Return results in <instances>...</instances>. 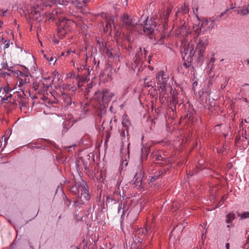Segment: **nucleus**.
I'll return each mask as SVG.
<instances>
[{
	"instance_id": "a18cd8bd",
	"label": "nucleus",
	"mask_w": 249,
	"mask_h": 249,
	"mask_svg": "<svg viewBox=\"0 0 249 249\" xmlns=\"http://www.w3.org/2000/svg\"><path fill=\"white\" fill-rule=\"evenodd\" d=\"M50 5L49 4H47V3L44 4V6H45L46 7H47L48 6H49Z\"/></svg>"
},
{
	"instance_id": "09e8293b",
	"label": "nucleus",
	"mask_w": 249,
	"mask_h": 249,
	"mask_svg": "<svg viewBox=\"0 0 249 249\" xmlns=\"http://www.w3.org/2000/svg\"><path fill=\"white\" fill-rule=\"evenodd\" d=\"M225 86H226V85H222L221 86V88H225Z\"/></svg>"
},
{
	"instance_id": "c9c22d12",
	"label": "nucleus",
	"mask_w": 249,
	"mask_h": 249,
	"mask_svg": "<svg viewBox=\"0 0 249 249\" xmlns=\"http://www.w3.org/2000/svg\"><path fill=\"white\" fill-rule=\"evenodd\" d=\"M3 24V22L2 21L0 20V28H2Z\"/></svg>"
},
{
	"instance_id": "473e14b6",
	"label": "nucleus",
	"mask_w": 249,
	"mask_h": 249,
	"mask_svg": "<svg viewBox=\"0 0 249 249\" xmlns=\"http://www.w3.org/2000/svg\"><path fill=\"white\" fill-rule=\"evenodd\" d=\"M183 65L185 66L186 68L189 67L191 66V64H190V62H188V63H186V62H184L183 64Z\"/></svg>"
},
{
	"instance_id": "f257e3e1",
	"label": "nucleus",
	"mask_w": 249,
	"mask_h": 249,
	"mask_svg": "<svg viewBox=\"0 0 249 249\" xmlns=\"http://www.w3.org/2000/svg\"><path fill=\"white\" fill-rule=\"evenodd\" d=\"M207 43V38L205 40L203 38H199L196 44V50L194 51L193 44H188L184 48L185 53L184 57L188 55V57H190V62L196 58L197 59L198 61H200L203 57V54Z\"/></svg>"
},
{
	"instance_id": "13d9d810",
	"label": "nucleus",
	"mask_w": 249,
	"mask_h": 249,
	"mask_svg": "<svg viewBox=\"0 0 249 249\" xmlns=\"http://www.w3.org/2000/svg\"><path fill=\"white\" fill-rule=\"evenodd\" d=\"M243 124V122L242 123V124ZM241 127H243V125H242L241 126H240V128H241Z\"/></svg>"
},
{
	"instance_id": "4be33fe9",
	"label": "nucleus",
	"mask_w": 249,
	"mask_h": 249,
	"mask_svg": "<svg viewBox=\"0 0 249 249\" xmlns=\"http://www.w3.org/2000/svg\"><path fill=\"white\" fill-rule=\"evenodd\" d=\"M44 57L50 63V64H53V65H54L56 60V59L54 60L53 57L51 54H49L48 55H47V54H44Z\"/></svg>"
},
{
	"instance_id": "aec40b11",
	"label": "nucleus",
	"mask_w": 249,
	"mask_h": 249,
	"mask_svg": "<svg viewBox=\"0 0 249 249\" xmlns=\"http://www.w3.org/2000/svg\"><path fill=\"white\" fill-rule=\"evenodd\" d=\"M209 19L204 18L202 20L201 24V27L203 29V31L204 32L206 31V29L207 28V27L209 25Z\"/></svg>"
},
{
	"instance_id": "3c124183",
	"label": "nucleus",
	"mask_w": 249,
	"mask_h": 249,
	"mask_svg": "<svg viewBox=\"0 0 249 249\" xmlns=\"http://www.w3.org/2000/svg\"><path fill=\"white\" fill-rule=\"evenodd\" d=\"M245 123H248L249 122L248 121L247 119H245Z\"/></svg>"
},
{
	"instance_id": "052dcab7",
	"label": "nucleus",
	"mask_w": 249,
	"mask_h": 249,
	"mask_svg": "<svg viewBox=\"0 0 249 249\" xmlns=\"http://www.w3.org/2000/svg\"><path fill=\"white\" fill-rule=\"evenodd\" d=\"M227 227H228V228H229V227H230V225H227Z\"/></svg>"
},
{
	"instance_id": "864d4df0",
	"label": "nucleus",
	"mask_w": 249,
	"mask_h": 249,
	"mask_svg": "<svg viewBox=\"0 0 249 249\" xmlns=\"http://www.w3.org/2000/svg\"><path fill=\"white\" fill-rule=\"evenodd\" d=\"M6 74L8 75H11V73H7L6 72Z\"/></svg>"
},
{
	"instance_id": "cd10ccee",
	"label": "nucleus",
	"mask_w": 249,
	"mask_h": 249,
	"mask_svg": "<svg viewBox=\"0 0 249 249\" xmlns=\"http://www.w3.org/2000/svg\"><path fill=\"white\" fill-rule=\"evenodd\" d=\"M162 174V172L161 171H160L156 172L154 176L156 177V178H158V177L159 176H160V175H161Z\"/></svg>"
},
{
	"instance_id": "20e7f679",
	"label": "nucleus",
	"mask_w": 249,
	"mask_h": 249,
	"mask_svg": "<svg viewBox=\"0 0 249 249\" xmlns=\"http://www.w3.org/2000/svg\"><path fill=\"white\" fill-rule=\"evenodd\" d=\"M156 79L158 86V88L161 90L160 92L164 94L166 92V88H168V75L161 70L157 74Z\"/></svg>"
},
{
	"instance_id": "1a4fd4ad",
	"label": "nucleus",
	"mask_w": 249,
	"mask_h": 249,
	"mask_svg": "<svg viewBox=\"0 0 249 249\" xmlns=\"http://www.w3.org/2000/svg\"><path fill=\"white\" fill-rule=\"evenodd\" d=\"M100 94L101 97L98 98L100 104H101V102L104 104V102L110 101L112 97L114 96V94L112 92H110L107 90L104 91Z\"/></svg>"
},
{
	"instance_id": "37998d69",
	"label": "nucleus",
	"mask_w": 249,
	"mask_h": 249,
	"mask_svg": "<svg viewBox=\"0 0 249 249\" xmlns=\"http://www.w3.org/2000/svg\"><path fill=\"white\" fill-rule=\"evenodd\" d=\"M3 36L0 37V42H1L2 41H3Z\"/></svg>"
},
{
	"instance_id": "dca6fc26",
	"label": "nucleus",
	"mask_w": 249,
	"mask_h": 249,
	"mask_svg": "<svg viewBox=\"0 0 249 249\" xmlns=\"http://www.w3.org/2000/svg\"><path fill=\"white\" fill-rule=\"evenodd\" d=\"M51 2H53L55 4L65 6L70 3V1L69 0H51Z\"/></svg>"
},
{
	"instance_id": "4c0bfd02",
	"label": "nucleus",
	"mask_w": 249,
	"mask_h": 249,
	"mask_svg": "<svg viewBox=\"0 0 249 249\" xmlns=\"http://www.w3.org/2000/svg\"><path fill=\"white\" fill-rule=\"evenodd\" d=\"M144 151L146 152V148H142V152L143 153Z\"/></svg>"
},
{
	"instance_id": "2f4dec72",
	"label": "nucleus",
	"mask_w": 249,
	"mask_h": 249,
	"mask_svg": "<svg viewBox=\"0 0 249 249\" xmlns=\"http://www.w3.org/2000/svg\"><path fill=\"white\" fill-rule=\"evenodd\" d=\"M0 11H2V13H1V16L2 17H4L6 14V13L7 12V10H5L4 11L2 10H0Z\"/></svg>"
},
{
	"instance_id": "a211bd4d",
	"label": "nucleus",
	"mask_w": 249,
	"mask_h": 249,
	"mask_svg": "<svg viewBox=\"0 0 249 249\" xmlns=\"http://www.w3.org/2000/svg\"><path fill=\"white\" fill-rule=\"evenodd\" d=\"M202 28L201 26L199 25H196L193 26V32L196 33V37L200 35Z\"/></svg>"
},
{
	"instance_id": "f8f14e48",
	"label": "nucleus",
	"mask_w": 249,
	"mask_h": 249,
	"mask_svg": "<svg viewBox=\"0 0 249 249\" xmlns=\"http://www.w3.org/2000/svg\"><path fill=\"white\" fill-rule=\"evenodd\" d=\"M140 50V52L137 53L135 55V61L136 62H140L141 60H142V57H145L146 56V51L144 49V54H142V48L141 47L139 49Z\"/></svg>"
},
{
	"instance_id": "4d7b16f0",
	"label": "nucleus",
	"mask_w": 249,
	"mask_h": 249,
	"mask_svg": "<svg viewBox=\"0 0 249 249\" xmlns=\"http://www.w3.org/2000/svg\"><path fill=\"white\" fill-rule=\"evenodd\" d=\"M4 90H5L6 92H8V91H9L8 90H6L5 89H4Z\"/></svg>"
},
{
	"instance_id": "6e6d98bb",
	"label": "nucleus",
	"mask_w": 249,
	"mask_h": 249,
	"mask_svg": "<svg viewBox=\"0 0 249 249\" xmlns=\"http://www.w3.org/2000/svg\"><path fill=\"white\" fill-rule=\"evenodd\" d=\"M246 136H247V134H246V133L245 132V138H246V139H247V137H246Z\"/></svg>"
},
{
	"instance_id": "de8ad7c7",
	"label": "nucleus",
	"mask_w": 249,
	"mask_h": 249,
	"mask_svg": "<svg viewBox=\"0 0 249 249\" xmlns=\"http://www.w3.org/2000/svg\"><path fill=\"white\" fill-rule=\"evenodd\" d=\"M225 86H226V85H222L221 86V88H225Z\"/></svg>"
},
{
	"instance_id": "a19ab883",
	"label": "nucleus",
	"mask_w": 249,
	"mask_h": 249,
	"mask_svg": "<svg viewBox=\"0 0 249 249\" xmlns=\"http://www.w3.org/2000/svg\"><path fill=\"white\" fill-rule=\"evenodd\" d=\"M169 13H167V14H166V17H165V18H166V19H168V17H169Z\"/></svg>"
},
{
	"instance_id": "7c9ffc66",
	"label": "nucleus",
	"mask_w": 249,
	"mask_h": 249,
	"mask_svg": "<svg viewBox=\"0 0 249 249\" xmlns=\"http://www.w3.org/2000/svg\"><path fill=\"white\" fill-rule=\"evenodd\" d=\"M165 38V36H162L160 39L159 40L158 43L159 44H162L163 42V39Z\"/></svg>"
},
{
	"instance_id": "c85d7f7f",
	"label": "nucleus",
	"mask_w": 249,
	"mask_h": 249,
	"mask_svg": "<svg viewBox=\"0 0 249 249\" xmlns=\"http://www.w3.org/2000/svg\"><path fill=\"white\" fill-rule=\"evenodd\" d=\"M9 42L10 41L8 40V41H7L6 40L5 42V48H8L9 47Z\"/></svg>"
},
{
	"instance_id": "79ce46f5",
	"label": "nucleus",
	"mask_w": 249,
	"mask_h": 249,
	"mask_svg": "<svg viewBox=\"0 0 249 249\" xmlns=\"http://www.w3.org/2000/svg\"><path fill=\"white\" fill-rule=\"evenodd\" d=\"M70 53V51H67V52H66V56H68V55H69Z\"/></svg>"
},
{
	"instance_id": "72a5a7b5",
	"label": "nucleus",
	"mask_w": 249,
	"mask_h": 249,
	"mask_svg": "<svg viewBox=\"0 0 249 249\" xmlns=\"http://www.w3.org/2000/svg\"><path fill=\"white\" fill-rule=\"evenodd\" d=\"M226 249H230V244L229 243H227L226 244Z\"/></svg>"
},
{
	"instance_id": "5701e85b",
	"label": "nucleus",
	"mask_w": 249,
	"mask_h": 249,
	"mask_svg": "<svg viewBox=\"0 0 249 249\" xmlns=\"http://www.w3.org/2000/svg\"><path fill=\"white\" fill-rule=\"evenodd\" d=\"M69 1L70 3H71L77 8H81L83 6V3L78 0H69Z\"/></svg>"
},
{
	"instance_id": "ddd939ff",
	"label": "nucleus",
	"mask_w": 249,
	"mask_h": 249,
	"mask_svg": "<svg viewBox=\"0 0 249 249\" xmlns=\"http://www.w3.org/2000/svg\"><path fill=\"white\" fill-rule=\"evenodd\" d=\"M151 232V228L148 226H146L144 229H140L137 231H136V233L138 234H142V235H145L148 234Z\"/></svg>"
},
{
	"instance_id": "680f3d73",
	"label": "nucleus",
	"mask_w": 249,
	"mask_h": 249,
	"mask_svg": "<svg viewBox=\"0 0 249 249\" xmlns=\"http://www.w3.org/2000/svg\"><path fill=\"white\" fill-rule=\"evenodd\" d=\"M2 36H1V33L0 32V37H1Z\"/></svg>"
},
{
	"instance_id": "b1692460",
	"label": "nucleus",
	"mask_w": 249,
	"mask_h": 249,
	"mask_svg": "<svg viewBox=\"0 0 249 249\" xmlns=\"http://www.w3.org/2000/svg\"><path fill=\"white\" fill-rule=\"evenodd\" d=\"M249 7V4H248V7L247 8L243 9L241 10H238L237 11V13L242 15H246L249 13V10H248V8Z\"/></svg>"
},
{
	"instance_id": "c756f323",
	"label": "nucleus",
	"mask_w": 249,
	"mask_h": 249,
	"mask_svg": "<svg viewBox=\"0 0 249 249\" xmlns=\"http://www.w3.org/2000/svg\"><path fill=\"white\" fill-rule=\"evenodd\" d=\"M157 179V178L154 175L153 176H151V178L150 179V182H152V181H154L155 179Z\"/></svg>"
},
{
	"instance_id": "6e6552de",
	"label": "nucleus",
	"mask_w": 249,
	"mask_h": 249,
	"mask_svg": "<svg viewBox=\"0 0 249 249\" xmlns=\"http://www.w3.org/2000/svg\"><path fill=\"white\" fill-rule=\"evenodd\" d=\"M42 10V8L38 5L31 7L30 17L36 20H39Z\"/></svg>"
},
{
	"instance_id": "49530a36",
	"label": "nucleus",
	"mask_w": 249,
	"mask_h": 249,
	"mask_svg": "<svg viewBox=\"0 0 249 249\" xmlns=\"http://www.w3.org/2000/svg\"><path fill=\"white\" fill-rule=\"evenodd\" d=\"M124 135V130H123V132L121 133V135Z\"/></svg>"
},
{
	"instance_id": "c03bdc74",
	"label": "nucleus",
	"mask_w": 249,
	"mask_h": 249,
	"mask_svg": "<svg viewBox=\"0 0 249 249\" xmlns=\"http://www.w3.org/2000/svg\"><path fill=\"white\" fill-rule=\"evenodd\" d=\"M125 123V122H124V121H123V122H122V124H123V125L124 126Z\"/></svg>"
},
{
	"instance_id": "423d86ee",
	"label": "nucleus",
	"mask_w": 249,
	"mask_h": 249,
	"mask_svg": "<svg viewBox=\"0 0 249 249\" xmlns=\"http://www.w3.org/2000/svg\"><path fill=\"white\" fill-rule=\"evenodd\" d=\"M145 180L144 173L142 168V165H139L138 167V171L135 173L133 178V183L136 186L142 187V184Z\"/></svg>"
},
{
	"instance_id": "7ed1b4c3",
	"label": "nucleus",
	"mask_w": 249,
	"mask_h": 249,
	"mask_svg": "<svg viewBox=\"0 0 249 249\" xmlns=\"http://www.w3.org/2000/svg\"><path fill=\"white\" fill-rule=\"evenodd\" d=\"M143 22V25H142L143 32L146 35H151L159 24V20L158 18H149L147 17Z\"/></svg>"
},
{
	"instance_id": "2eb2a0df",
	"label": "nucleus",
	"mask_w": 249,
	"mask_h": 249,
	"mask_svg": "<svg viewBox=\"0 0 249 249\" xmlns=\"http://www.w3.org/2000/svg\"><path fill=\"white\" fill-rule=\"evenodd\" d=\"M178 96L174 94H173L170 101V105L174 107V109L175 110L176 109V105L178 104Z\"/></svg>"
},
{
	"instance_id": "393cba45",
	"label": "nucleus",
	"mask_w": 249,
	"mask_h": 249,
	"mask_svg": "<svg viewBox=\"0 0 249 249\" xmlns=\"http://www.w3.org/2000/svg\"><path fill=\"white\" fill-rule=\"evenodd\" d=\"M121 196H122L121 195L120 186H118L117 189L116 190V191H115V192L114 193L113 197H114V199H119V198L120 197H121Z\"/></svg>"
},
{
	"instance_id": "603ef678",
	"label": "nucleus",
	"mask_w": 249,
	"mask_h": 249,
	"mask_svg": "<svg viewBox=\"0 0 249 249\" xmlns=\"http://www.w3.org/2000/svg\"><path fill=\"white\" fill-rule=\"evenodd\" d=\"M13 246V245H11L10 246V249H12V246Z\"/></svg>"
},
{
	"instance_id": "9d476101",
	"label": "nucleus",
	"mask_w": 249,
	"mask_h": 249,
	"mask_svg": "<svg viewBox=\"0 0 249 249\" xmlns=\"http://www.w3.org/2000/svg\"><path fill=\"white\" fill-rule=\"evenodd\" d=\"M48 20H54L55 19H58V21L63 18L62 16L63 13L61 12L60 9H56L53 11L51 13H48Z\"/></svg>"
},
{
	"instance_id": "bf43d9fd",
	"label": "nucleus",
	"mask_w": 249,
	"mask_h": 249,
	"mask_svg": "<svg viewBox=\"0 0 249 249\" xmlns=\"http://www.w3.org/2000/svg\"><path fill=\"white\" fill-rule=\"evenodd\" d=\"M243 124V122L242 123V124ZM241 127H243V125H242L241 126H240V128H241Z\"/></svg>"
},
{
	"instance_id": "9b49d317",
	"label": "nucleus",
	"mask_w": 249,
	"mask_h": 249,
	"mask_svg": "<svg viewBox=\"0 0 249 249\" xmlns=\"http://www.w3.org/2000/svg\"><path fill=\"white\" fill-rule=\"evenodd\" d=\"M112 24H113V27L116 29V26L114 24V17L112 16H107L106 25L104 29L105 32H107L109 29L111 30Z\"/></svg>"
},
{
	"instance_id": "f3484780",
	"label": "nucleus",
	"mask_w": 249,
	"mask_h": 249,
	"mask_svg": "<svg viewBox=\"0 0 249 249\" xmlns=\"http://www.w3.org/2000/svg\"><path fill=\"white\" fill-rule=\"evenodd\" d=\"M30 82V78L28 75H24L22 76V78H20V81H19L18 86L19 87H21V85L22 83L28 84Z\"/></svg>"
},
{
	"instance_id": "5fc2aeb1",
	"label": "nucleus",
	"mask_w": 249,
	"mask_h": 249,
	"mask_svg": "<svg viewBox=\"0 0 249 249\" xmlns=\"http://www.w3.org/2000/svg\"><path fill=\"white\" fill-rule=\"evenodd\" d=\"M189 34H190V32H187V33H186V36H187V35H189Z\"/></svg>"
},
{
	"instance_id": "f704fd0d",
	"label": "nucleus",
	"mask_w": 249,
	"mask_h": 249,
	"mask_svg": "<svg viewBox=\"0 0 249 249\" xmlns=\"http://www.w3.org/2000/svg\"><path fill=\"white\" fill-rule=\"evenodd\" d=\"M22 105L23 107H25L26 106V103L25 101H23L22 103Z\"/></svg>"
},
{
	"instance_id": "8fccbe9b",
	"label": "nucleus",
	"mask_w": 249,
	"mask_h": 249,
	"mask_svg": "<svg viewBox=\"0 0 249 249\" xmlns=\"http://www.w3.org/2000/svg\"><path fill=\"white\" fill-rule=\"evenodd\" d=\"M246 61H247V62L248 64H249V59H247V60H246Z\"/></svg>"
},
{
	"instance_id": "6ab92c4d",
	"label": "nucleus",
	"mask_w": 249,
	"mask_h": 249,
	"mask_svg": "<svg viewBox=\"0 0 249 249\" xmlns=\"http://www.w3.org/2000/svg\"><path fill=\"white\" fill-rule=\"evenodd\" d=\"M235 214L232 213H230L227 214L226 215V222L228 223H230L233 220L235 219Z\"/></svg>"
},
{
	"instance_id": "e2e57ef3",
	"label": "nucleus",
	"mask_w": 249,
	"mask_h": 249,
	"mask_svg": "<svg viewBox=\"0 0 249 249\" xmlns=\"http://www.w3.org/2000/svg\"><path fill=\"white\" fill-rule=\"evenodd\" d=\"M6 142H7V141H5V144H6Z\"/></svg>"
},
{
	"instance_id": "e433bc0d",
	"label": "nucleus",
	"mask_w": 249,
	"mask_h": 249,
	"mask_svg": "<svg viewBox=\"0 0 249 249\" xmlns=\"http://www.w3.org/2000/svg\"><path fill=\"white\" fill-rule=\"evenodd\" d=\"M11 95H10L8 97H6V98L4 99V100H5V101H8V98H11Z\"/></svg>"
},
{
	"instance_id": "4468645a",
	"label": "nucleus",
	"mask_w": 249,
	"mask_h": 249,
	"mask_svg": "<svg viewBox=\"0 0 249 249\" xmlns=\"http://www.w3.org/2000/svg\"><path fill=\"white\" fill-rule=\"evenodd\" d=\"M62 98L64 100V101L65 102L67 106L71 105V99L69 95L65 93H63L62 94Z\"/></svg>"
},
{
	"instance_id": "a878e982",
	"label": "nucleus",
	"mask_w": 249,
	"mask_h": 249,
	"mask_svg": "<svg viewBox=\"0 0 249 249\" xmlns=\"http://www.w3.org/2000/svg\"><path fill=\"white\" fill-rule=\"evenodd\" d=\"M238 215L240 216L242 219L249 218V212H246L242 213V214L239 213Z\"/></svg>"
},
{
	"instance_id": "0eeeda50",
	"label": "nucleus",
	"mask_w": 249,
	"mask_h": 249,
	"mask_svg": "<svg viewBox=\"0 0 249 249\" xmlns=\"http://www.w3.org/2000/svg\"><path fill=\"white\" fill-rule=\"evenodd\" d=\"M122 26L128 30H132L135 28L137 24L135 25L134 20L127 14H124L122 17Z\"/></svg>"
},
{
	"instance_id": "412c9836",
	"label": "nucleus",
	"mask_w": 249,
	"mask_h": 249,
	"mask_svg": "<svg viewBox=\"0 0 249 249\" xmlns=\"http://www.w3.org/2000/svg\"><path fill=\"white\" fill-rule=\"evenodd\" d=\"M214 25H215V19L213 18H209V25L206 29V31L211 30L212 29L214 28Z\"/></svg>"
},
{
	"instance_id": "ea45409f",
	"label": "nucleus",
	"mask_w": 249,
	"mask_h": 249,
	"mask_svg": "<svg viewBox=\"0 0 249 249\" xmlns=\"http://www.w3.org/2000/svg\"><path fill=\"white\" fill-rule=\"evenodd\" d=\"M82 2L83 3V4H86V3H87V0H83V1Z\"/></svg>"
},
{
	"instance_id": "0e129e2a",
	"label": "nucleus",
	"mask_w": 249,
	"mask_h": 249,
	"mask_svg": "<svg viewBox=\"0 0 249 249\" xmlns=\"http://www.w3.org/2000/svg\"><path fill=\"white\" fill-rule=\"evenodd\" d=\"M122 196H123V197H124V194H123Z\"/></svg>"
},
{
	"instance_id": "f03ea898",
	"label": "nucleus",
	"mask_w": 249,
	"mask_h": 249,
	"mask_svg": "<svg viewBox=\"0 0 249 249\" xmlns=\"http://www.w3.org/2000/svg\"><path fill=\"white\" fill-rule=\"evenodd\" d=\"M57 23V36L60 38H63L71 29V26L73 24L68 19L63 18Z\"/></svg>"
},
{
	"instance_id": "39448f33",
	"label": "nucleus",
	"mask_w": 249,
	"mask_h": 249,
	"mask_svg": "<svg viewBox=\"0 0 249 249\" xmlns=\"http://www.w3.org/2000/svg\"><path fill=\"white\" fill-rule=\"evenodd\" d=\"M78 200L82 203L88 201L90 198L89 190L85 182H83L78 188Z\"/></svg>"
},
{
	"instance_id": "58836bf2",
	"label": "nucleus",
	"mask_w": 249,
	"mask_h": 249,
	"mask_svg": "<svg viewBox=\"0 0 249 249\" xmlns=\"http://www.w3.org/2000/svg\"><path fill=\"white\" fill-rule=\"evenodd\" d=\"M131 214H132V213L131 212H130L128 213L127 214V217L128 218H130V217L131 216Z\"/></svg>"
},
{
	"instance_id": "bb28decb",
	"label": "nucleus",
	"mask_w": 249,
	"mask_h": 249,
	"mask_svg": "<svg viewBox=\"0 0 249 249\" xmlns=\"http://www.w3.org/2000/svg\"><path fill=\"white\" fill-rule=\"evenodd\" d=\"M215 58L214 57H212L211 58V60H210V63L209 64H208V66L209 67V66L211 65V63H212L213 64L211 65V70H212V69L213 68V63L215 61Z\"/></svg>"
}]
</instances>
